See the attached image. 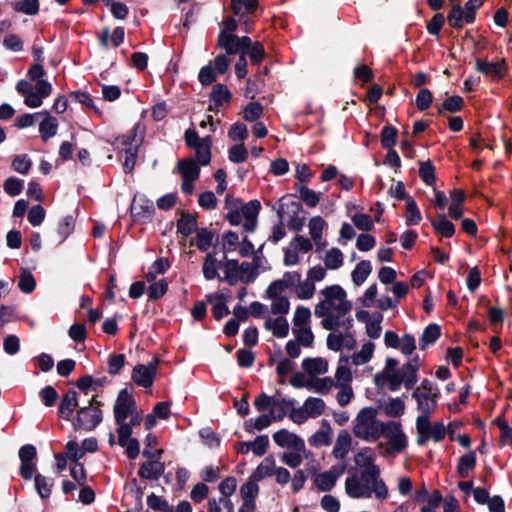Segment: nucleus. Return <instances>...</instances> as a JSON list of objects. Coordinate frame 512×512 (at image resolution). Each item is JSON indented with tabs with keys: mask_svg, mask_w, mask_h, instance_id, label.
Returning a JSON list of instances; mask_svg holds the SVG:
<instances>
[{
	"mask_svg": "<svg viewBox=\"0 0 512 512\" xmlns=\"http://www.w3.org/2000/svg\"><path fill=\"white\" fill-rule=\"evenodd\" d=\"M300 199L309 207H316L320 201V193L302 185L296 184Z\"/></svg>",
	"mask_w": 512,
	"mask_h": 512,
	"instance_id": "79ce46f5",
	"label": "nucleus"
},
{
	"mask_svg": "<svg viewBox=\"0 0 512 512\" xmlns=\"http://www.w3.org/2000/svg\"><path fill=\"white\" fill-rule=\"evenodd\" d=\"M303 406L310 418H317L322 415L326 407L325 402L316 397L307 398Z\"/></svg>",
	"mask_w": 512,
	"mask_h": 512,
	"instance_id": "4c0bfd02",
	"label": "nucleus"
},
{
	"mask_svg": "<svg viewBox=\"0 0 512 512\" xmlns=\"http://www.w3.org/2000/svg\"><path fill=\"white\" fill-rule=\"evenodd\" d=\"M217 74L218 73L214 69L212 62H209V64L200 69L198 75L199 82L204 86L210 85L216 80Z\"/></svg>",
	"mask_w": 512,
	"mask_h": 512,
	"instance_id": "0e129e2a",
	"label": "nucleus"
},
{
	"mask_svg": "<svg viewBox=\"0 0 512 512\" xmlns=\"http://www.w3.org/2000/svg\"><path fill=\"white\" fill-rule=\"evenodd\" d=\"M254 479H250L240 488L243 503L255 504L254 499L258 495L259 487Z\"/></svg>",
	"mask_w": 512,
	"mask_h": 512,
	"instance_id": "09e8293b",
	"label": "nucleus"
},
{
	"mask_svg": "<svg viewBox=\"0 0 512 512\" xmlns=\"http://www.w3.org/2000/svg\"><path fill=\"white\" fill-rule=\"evenodd\" d=\"M383 315L381 313L373 314L372 318L366 323V333L370 338L377 339L381 334V322Z\"/></svg>",
	"mask_w": 512,
	"mask_h": 512,
	"instance_id": "5fc2aeb1",
	"label": "nucleus"
},
{
	"mask_svg": "<svg viewBox=\"0 0 512 512\" xmlns=\"http://www.w3.org/2000/svg\"><path fill=\"white\" fill-rule=\"evenodd\" d=\"M476 69L493 79H500L503 77L505 68L503 63L500 62H489L487 60L478 59L476 61Z\"/></svg>",
	"mask_w": 512,
	"mask_h": 512,
	"instance_id": "5701e85b",
	"label": "nucleus"
},
{
	"mask_svg": "<svg viewBox=\"0 0 512 512\" xmlns=\"http://www.w3.org/2000/svg\"><path fill=\"white\" fill-rule=\"evenodd\" d=\"M345 491L354 499L370 498L373 494L378 500L388 497V488L380 476L374 477L363 473H354L345 480Z\"/></svg>",
	"mask_w": 512,
	"mask_h": 512,
	"instance_id": "f03ea898",
	"label": "nucleus"
},
{
	"mask_svg": "<svg viewBox=\"0 0 512 512\" xmlns=\"http://www.w3.org/2000/svg\"><path fill=\"white\" fill-rule=\"evenodd\" d=\"M292 332L296 338V342L304 347L312 346L314 335L309 326L293 327Z\"/></svg>",
	"mask_w": 512,
	"mask_h": 512,
	"instance_id": "de8ad7c7",
	"label": "nucleus"
},
{
	"mask_svg": "<svg viewBox=\"0 0 512 512\" xmlns=\"http://www.w3.org/2000/svg\"><path fill=\"white\" fill-rule=\"evenodd\" d=\"M476 466V455L473 451H469L459 458L457 465L458 474L465 478L469 475V472L474 470Z\"/></svg>",
	"mask_w": 512,
	"mask_h": 512,
	"instance_id": "72a5a7b5",
	"label": "nucleus"
},
{
	"mask_svg": "<svg viewBox=\"0 0 512 512\" xmlns=\"http://www.w3.org/2000/svg\"><path fill=\"white\" fill-rule=\"evenodd\" d=\"M14 9L27 15H35L39 10L38 0H20L14 4Z\"/></svg>",
	"mask_w": 512,
	"mask_h": 512,
	"instance_id": "e2e57ef3",
	"label": "nucleus"
},
{
	"mask_svg": "<svg viewBox=\"0 0 512 512\" xmlns=\"http://www.w3.org/2000/svg\"><path fill=\"white\" fill-rule=\"evenodd\" d=\"M302 366L312 376L321 375L328 371V362L323 358H306L303 360Z\"/></svg>",
	"mask_w": 512,
	"mask_h": 512,
	"instance_id": "c85d7f7f",
	"label": "nucleus"
},
{
	"mask_svg": "<svg viewBox=\"0 0 512 512\" xmlns=\"http://www.w3.org/2000/svg\"><path fill=\"white\" fill-rule=\"evenodd\" d=\"M303 458H306L302 450H292L281 454V460L291 468L301 465Z\"/></svg>",
	"mask_w": 512,
	"mask_h": 512,
	"instance_id": "680f3d73",
	"label": "nucleus"
},
{
	"mask_svg": "<svg viewBox=\"0 0 512 512\" xmlns=\"http://www.w3.org/2000/svg\"><path fill=\"white\" fill-rule=\"evenodd\" d=\"M214 234L212 231L201 228L196 230V246L201 251H207L213 240Z\"/></svg>",
	"mask_w": 512,
	"mask_h": 512,
	"instance_id": "3c124183",
	"label": "nucleus"
},
{
	"mask_svg": "<svg viewBox=\"0 0 512 512\" xmlns=\"http://www.w3.org/2000/svg\"><path fill=\"white\" fill-rule=\"evenodd\" d=\"M448 24L456 29H461L465 22V11L460 4L453 5L447 16Z\"/></svg>",
	"mask_w": 512,
	"mask_h": 512,
	"instance_id": "c03bdc74",
	"label": "nucleus"
},
{
	"mask_svg": "<svg viewBox=\"0 0 512 512\" xmlns=\"http://www.w3.org/2000/svg\"><path fill=\"white\" fill-rule=\"evenodd\" d=\"M417 444L424 446L428 441H442L446 436V428L442 422L432 424L430 418L417 417L415 422Z\"/></svg>",
	"mask_w": 512,
	"mask_h": 512,
	"instance_id": "423d86ee",
	"label": "nucleus"
},
{
	"mask_svg": "<svg viewBox=\"0 0 512 512\" xmlns=\"http://www.w3.org/2000/svg\"><path fill=\"white\" fill-rule=\"evenodd\" d=\"M211 98L216 103V105H222L229 102L231 99V93L226 85L216 84L212 89Z\"/></svg>",
	"mask_w": 512,
	"mask_h": 512,
	"instance_id": "4d7b16f0",
	"label": "nucleus"
},
{
	"mask_svg": "<svg viewBox=\"0 0 512 512\" xmlns=\"http://www.w3.org/2000/svg\"><path fill=\"white\" fill-rule=\"evenodd\" d=\"M385 415L391 418L400 417L405 412V403L399 398H391L387 402L381 405Z\"/></svg>",
	"mask_w": 512,
	"mask_h": 512,
	"instance_id": "2f4dec72",
	"label": "nucleus"
},
{
	"mask_svg": "<svg viewBox=\"0 0 512 512\" xmlns=\"http://www.w3.org/2000/svg\"><path fill=\"white\" fill-rule=\"evenodd\" d=\"M375 345L372 342H366L362 345L360 351L351 356V361L355 366H361L370 361L373 356Z\"/></svg>",
	"mask_w": 512,
	"mask_h": 512,
	"instance_id": "473e14b6",
	"label": "nucleus"
},
{
	"mask_svg": "<svg viewBox=\"0 0 512 512\" xmlns=\"http://www.w3.org/2000/svg\"><path fill=\"white\" fill-rule=\"evenodd\" d=\"M381 436L388 439V450L393 453H401L408 446V439L403 431L402 424L396 421L384 423Z\"/></svg>",
	"mask_w": 512,
	"mask_h": 512,
	"instance_id": "0eeeda50",
	"label": "nucleus"
},
{
	"mask_svg": "<svg viewBox=\"0 0 512 512\" xmlns=\"http://www.w3.org/2000/svg\"><path fill=\"white\" fill-rule=\"evenodd\" d=\"M197 228L196 217L189 213H182L177 222V231L184 236H189Z\"/></svg>",
	"mask_w": 512,
	"mask_h": 512,
	"instance_id": "e433bc0d",
	"label": "nucleus"
},
{
	"mask_svg": "<svg viewBox=\"0 0 512 512\" xmlns=\"http://www.w3.org/2000/svg\"><path fill=\"white\" fill-rule=\"evenodd\" d=\"M419 367V358L415 357L403 365L396 373L407 389H411L416 384Z\"/></svg>",
	"mask_w": 512,
	"mask_h": 512,
	"instance_id": "dca6fc26",
	"label": "nucleus"
},
{
	"mask_svg": "<svg viewBox=\"0 0 512 512\" xmlns=\"http://www.w3.org/2000/svg\"><path fill=\"white\" fill-rule=\"evenodd\" d=\"M325 225V221L320 216L312 217L309 221V234L317 246L321 244L322 233Z\"/></svg>",
	"mask_w": 512,
	"mask_h": 512,
	"instance_id": "ea45409f",
	"label": "nucleus"
},
{
	"mask_svg": "<svg viewBox=\"0 0 512 512\" xmlns=\"http://www.w3.org/2000/svg\"><path fill=\"white\" fill-rule=\"evenodd\" d=\"M219 47L225 49L228 55L240 53L248 49L251 45V39L247 36L237 37L232 33L221 31L218 36Z\"/></svg>",
	"mask_w": 512,
	"mask_h": 512,
	"instance_id": "9d476101",
	"label": "nucleus"
},
{
	"mask_svg": "<svg viewBox=\"0 0 512 512\" xmlns=\"http://www.w3.org/2000/svg\"><path fill=\"white\" fill-rule=\"evenodd\" d=\"M23 186V180L15 177L7 178L3 184L4 191L12 197L19 195L23 190Z\"/></svg>",
	"mask_w": 512,
	"mask_h": 512,
	"instance_id": "69168bd1",
	"label": "nucleus"
},
{
	"mask_svg": "<svg viewBox=\"0 0 512 512\" xmlns=\"http://www.w3.org/2000/svg\"><path fill=\"white\" fill-rule=\"evenodd\" d=\"M345 469V464H340L332 466L330 470L318 474L314 480L316 487L324 492L332 490L337 480L345 472Z\"/></svg>",
	"mask_w": 512,
	"mask_h": 512,
	"instance_id": "ddd939ff",
	"label": "nucleus"
},
{
	"mask_svg": "<svg viewBox=\"0 0 512 512\" xmlns=\"http://www.w3.org/2000/svg\"><path fill=\"white\" fill-rule=\"evenodd\" d=\"M177 167L182 176V192L187 195L192 194L194 191L193 183L200 175V167L198 163L189 158L180 161Z\"/></svg>",
	"mask_w": 512,
	"mask_h": 512,
	"instance_id": "1a4fd4ad",
	"label": "nucleus"
},
{
	"mask_svg": "<svg viewBox=\"0 0 512 512\" xmlns=\"http://www.w3.org/2000/svg\"><path fill=\"white\" fill-rule=\"evenodd\" d=\"M113 410L116 422L127 420L129 415L136 410V402L133 396L126 389H122L118 393Z\"/></svg>",
	"mask_w": 512,
	"mask_h": 512,
	"instance_id": "f8f14e48",
	"label": "nucleus"
},
{
	"mask_svg": "<svg viewBox=\"0 0 512 512\" xmlns=\"http://www.w3.org/2000/svg\"><path fill=\"white\" fill-rule=\"evenodd\" d=\"M377 414L375 408H362L353 422L352 431L354 436L369 443L378 440L385 422L379 420Z\"/></svg>",
	"mask_w": 512,
	"mask_h": 512,
	"instance_id": "7ed1b4c3",
	"label": "nucleus"
},
{
	"mask_svg": "<svg viewBox=\"0 0 512 512\" xmlns=\"http://www.w3.org/2000/svg\"><path fill=\"white\" fill-rule=\"evenodd\" d=\"M170 267V263L166 258H158L150 266L145 278L148 282L154 281L158 275L165 273Z\"/></svg>",
	"mask_w": 512,
	"mask_h": 512,
	"instance_id": "37998d69",
	"label": "nucleus"
},
{
	"mask_svg": "<svg viewBox=\"0 0 512 512\" xmlns=\"http://www.w3.org/2000/svg\"><path fill=\"white\" fill-rule=\"evenodd\" d=\"M295 399H275L273 400L270 415L274 421H280L287 413H290L291 407L296 405Z\"/></svg>",
	"mask_w": 512,
	"mask_h": 512,
	"instance_id": "bb28decb",
	"label": "nucleus"
},
{
	"mask_svg": "<svg viewBox=\"0 0 512 512\" xmlns=\"http://www.w3.org/2000/svg\"><path fill=\"white\" fill-rule=\"evenodd\" d=\"M211 143H212L211 137L210 136H205V137L201 138L200 145H198V146L193 148L196 151L197 161L201 165H207V164L210 163V160H211V151H210Z\"/></svg>",
	"mask_w": 512,
	"mask_h": 512,
	"instance_id": "f704fd0d",
	"label": "nucleus"
},
{
	"mask_svg": "<svg viewBox=\"0 0 512 512\" xmlns=\"http://www.w3.org/2000/svg\"><path fill=\"white\" fill-rule=\"evenodd\" d=\"M165 471V465L157 459L143 463L139 468V476L143 479L158 480Z\"/></svg>",
	"mask_w": 512,
	"mask_h": 512,
	"instance_id": "aec40b11",
	"label": "nucleus"
},
{
	"mask_svg": "<svg viewBox=\"0 0 512 512\" xmlns=\"http://www.w3.org/2000/svg\"><path fill=\"white\" fill-rule=\"evenodd\" d=\"M332 428L330 423L323 419L321 427L309 439V443L315 447L329 446L332 443Z\"/></svg>",
	"mask_w": 512,
	"mask_h": 512,
	"instance_id": "6ab92c4d",
	"label": "nucleus"
},
{
	"mask_svg": "<svg viewBox=\"0 0 512 512\" xmlns=\"http://www.w3.org/2000/svg\"><path fill=\"white\" fill-rule=\"evenodd\" d=\"M441 329L437 324L428 325L421 336L420 348L425 349L427 345L434 343L440 336Z\"/></svg>",
	"mask_w": 512,
	"mask_h": 512,
	"instance_id": "49530a36",
	"label": "nucleus"
},
{
	"mask_svg": "<svg viewBox=\"0 0 512 512\" xmlns=\"http://www.w3.org/2000/svg\"><path fill=\"white\" fill-rule=\"evenodd\" d=\"M78 406L77 392L69 390L64 394L58 409V414L61 418L70 420L71 416Z\"/></svg>",
	"mask_w": 512,
	"mask_h": 512,
	"instance_id": "4be33fe9",
	"label": "nucleus"
},
{
	"mask_svg": "<svg viewBox=\"0 0 512 512\" xmlns=\"http://www.w3.org/2000/svg\"><path fill=\"white\" fill-rule=\"evenodd\" d=\"M156 372V363L139 364L133 368L131 378L138 386L149 388L153 385Z\"/></svg>",
	"mask_w": 512,
	"mask_h": 512,
	"instance_id": "4468645a",
	"label": "nucleus"
},
{
	"mask_svg": "<svg viewBox=\"0 0 512 512\" xmlns=\"http://www.w3.org/2000/svg\"><path fill=\"white\" fill-rule=\"evenodd\" d=\"M272 417L269 414H262L258 416L255 420L250 419L245 424V429L247 432L252 433L254 430L261 431L267 428L271 424Z\"/></svg>",
	"mask_w": 512,
	"mask_h": 512,
	"instance_id": "8fccbe9b",
	"label": "nucleus"
},
{
	"mask_svg": "<svg viewBox=\"0 0 512 512\" xmlns=\"http://www.w3.org/2000/svg\"><path fill=\"white\" fill-rule=\"evenodd\" d=\"M35 286H36V281H35L34 276L32 275L31 272L24 269L21 272V275L19 277V281H18L19 289L22 292L29 294L35 289Z\"/></svg>",
	"mask_w": 512,
	"mask_h": 512,
	"instance_id": "bf43d9fd",
	"label": "nucleus"
},
{
	"mask_svg": "<svg viewBox=\"0 0 512 512\" xmlns=\"http://www.w3.org/2000/svg\"><path fill=\"white\" fill-rule=\"evenodd\" d=\"M440 391L437 385L428 379H424L413 391L412 398L417 403L418 417L430 418L438 405Z\"/></svg>",
	"mask_w": 512,
	"mask_h": 512,
	"instance_id": "39448f33",
	"label": "nucleus"
},
{
	"mask_svg": "<svg viewBox=\"0 0 512 512\" xmlns=\"http://www.w3.org/2000/svg\"><path fill=\"white\" fill-rule=\"evenodd\" d=\"M224 280L231 286L240 281L239 263L237 260H226L224 266Z\"/></svg>",
	"mask_w": 512,
	"mask_h": 512,
	"instance_id": "58836bf2",
	"label": "nucleus"
},
{
	"mask_svg": "<svg viewBox=\"0 0 512 512\" xmlns=\"http://www.w3.org/2000/svg\"><path fill=\"white\" fill-rule=\"evenodd\" d=\"M352 438L347 430H341L336 438L332 455L339 460H345L351 450Z\"/></svg>",
	"mask_w": 512,
	"mask_h": 512,
	"instance_id": "a211bd4d",
	"label": "nucleus"
},
{
	"mask_svg": "<svg viewBox=\"0 0 512 512\" xmlns=\"http://www.w3.org/2000/svg\"><path fill=\"white\" fill-rule=\"evenodd\" d=\"M354 319L349 316L337 323L333 329H327L330 333L326 339V345L329 350L338 352L343 349L353 350L356 347V338L352 330Z\"/></svg>",
	"mask_w": 512,
	"mask_h": 512,
	"instance_id": "20e7f679",
	"label": "nucleus"
},
{
	"mask_svg": "<svg viewBox=\"0 0 512 512\" xmlns=\"http://www.w3.org/2000/svg\"><path fill=\"white\" fill-rule=\"evenodd\" d=\"M372 272V265L368 260L360 261L351 273L352 281L356 286L362 285Z\"/></svg>",
	"mask_w": 512,
	"mask_h": 512,
	"instance_id": "7c9ffc66",
	"label": "nucleus"
},
{
	"mask_svg": "<svg viewBox=\"0 0 512 512\" xmlns=\"http://www.w3.org/2000/svg\"><path fill=\"white\" fill-rule=\"evenodd\" d=\"M168 289V282L165 279L152 281L147 289V295L152 300L160 299L165 295Z\"/></svg>",
	"mask_w": 512,
	"mask_h": 512,
	"instance_id": "864d4df0",
	"label": "nucleus"
},
{
	"mask_svg": "<svg viewBox=\"0 0 512 512\" xmlns=\"http://www.w3.org/2000/svg\"><path fill=\"white\" fill-rule=\"evenodd\" d=\"M265 328L272 331L274 336L283 338L288 335L289 324L285 318L279 316L275 319L267 318L265 321Z\"/></svg>",
	"mask_w": 512,
	"mask_h": 512,
	"instance_id": "c756f323",
	"label": "nucleus"
},
{
	"mask_svg": "<svg viewBox=\"0 0 512 512\" xmlns=\"http://www.w3.org/2000/svg\"><path fill=\"white\" fill-rule=\"evenodd\" d=\"M226 301L227 299L222 293L207 295V302L213 305L211 311L216 320H220L230 313Z\"/></svg>",
	"mask_w": 512,
	"mask_h": 512,
	"instance_id": "393cba45",
	"label": "nucleus"
},
{
	"mask_svg": "<svg viewBox=\"0 0 512 512\" xmlns=\"http://www.w3.org/2000/svg\"><path fill=\"white\" fill-rule=\"evenodd\" d=\"M36 115L44 116V119L39 125V133L43 141H47L49 138L55 136L58 130L57 119L50 116L47 111L38 112Z\"/></svg>",
	"mask_w": 512,
	"mask_h": 512,
	"instance_id": "b1692460",
	"label": "nucleus"
},
{
	"mask_svg": "<svg viewBox=\"0 0 512 512\" xmlns=\"http://www.w3.org/2000/svg\"><path fill=\"white\" fill-rule=\"evenodd\" d=\"M344 256L340 249L331 248L324 257L325 267L329 270H337L343 265Z\"/></svg>",
	"mask_w": 512,
	"mask_h": 512,
	"instance_id": "a19ab883",
	"label": "nucleus"
},
{
	"mask_svg": "<svg viewBox=\"0 0 512 512\" xmlns=\"http://www.w3.org/2000/svg\"><path fill=\"white\" fill-rule=\"evenodd\" d=\"M52 486V480H49L41 474L35 476V488L41 498H48L50 496Z\"/></svg>",
	"mask_w": 512,
	"mask_h": 512,
	"instance_id": "052dcab7",
	"label": "nucleus"
},
{
	"mask_svg": "<svg viewBox=\"0 0 512 512\" xmlns=\"http://www.w3.org/2000/svg\"><path fill=\"white\" fill-rule=\"evenodd\" d=\"M221 263L217 261L215 253H208L203 263V275L207 280L218 277V269Z\"/></svg>",
	"mask_w": 512,
	"mask_h": 512,
	"instance_id": "c9c22d12",
	"label": "nucleus"
},
{
	"mask_svg": "<svg viewBox=\"0 0 512 512\" xmlns=\"http://www.w3.org/2000/svg\"><path fill=\"white\" fill-rule=\"evenodd\" d=\"M295 293L299 299H311L315 293V284L306 278L304 281H299L296 286Z\"/></svg>",
	"mask_w": 512,
	"mask_h": 512,
	"instance_id": "603ef678",
	"label": "nucleus"
},
{
	"mask_svg": "<svg viewBox=\"0 0 512 512\" xmlns=\"http://www.w3.org/2000/svg\"><path fill=\"white\" fill-rule=\"evenodd\" d=\"M11 166L14 171L26 175L32 167V160L27 154H20L14 157Z\"/></svg>",
	"mask_w": 512,
	"mask_h": 512,
	"instance_id": "6e6d98bb",
	"label": "nucleus"
},
{
	"mask_svg": "<svg viewBox=\"0 0 512 512\" xmlns=\"http://www.w3.org/2000/svg\"><path fill=\"white\" fill-rule=\"evenodd\" d=\"M274 442L280 447H287L292 450H302L306 458H309L312 453L306 449L304 441L296 434L289 432L286 429H281L273 434Z\"/></svg>",
	"mask_w": 512,
	"mask_h": 512,
	"instance_id": "9b49d317",
	"label": "nucleus"
},
{
	"mask_svg": "<svg viewBox=\"0 0 512 512\" xmlns=\"http://www.w3.org/2000/svg\"><path fill=\"white\" fill-rule=\"evenodd\" d=\"M147 505L149 508H151L153 510H159V511H163V512H173L172 506H169L165 500H163L161 497H159L153 493L147 497Z\"/></svg>",
	"mask_w": 512,
	"mask_h": 512,
	"instance_id": "774afa93",
	"label": "nucleus"
},
{
	"mask_svg": "<svg viewBox=\"0 0 512 512\" xmlns=\"http://www.w3.org/2000/svg\"><path fill=\"white\" fill-rule=\"evenodd\" d=\"M319 297L314 314L322 318L321 325L324 329H333L339 321L350 316L352 303L347 300V294L341 286H327L319 292Z\"/></svg>",
	"mask_w": 512,
	"mask_h": 512,
	"instance_id": "f257e3e1",
	"label": "nucleus"
},
{
	"mask_svg": "<svg viewBox=\"0 0 512 512\" xmlns=\"http://www.w3.org/2000/svg\"><path fill=\"white\" fill-rule=\"evenodd\" d=\"M209 512H233L234 505L229 498L220 497L218 500H209Z\"/></svg>",
	"mask_w": 512,
	"mask_h": 512,
	"instance_id": "13d9d810",
	"label": "nucleus"
},
{
	"mask_svg": "<svg viewBox=\"0 0 512 512\" xmlns=\"http://www.w3.org/2000/svg\"><path fill=\"white\" fill-rule=\"evenodd\" d=\"M421 213L418 209L416 202L411 198H406V225L413 226L419 224L421 221Z\"/></svg>",
	"mask_w": 512,
	"mask_h": 512,
	"instance_id": "a18cd8bd",
	"label": "nucleus"
},
{
	"mask_svg": "<svg viewBox=\"0 0 512 512\" xmlns=\"http://www.w3.org/2000/svg\"><path fill=\"white\" fill-rule=\"evenodd\" d=\"M102 421V411L98 407V402L92 398L90 405L79 409L77 417L73 422L75 429H84L91 431Z\"/></svg>",
	"mask_w": 512,
	"mask_h": 512,
	"instance_id": "6e6552de",
	"label": "nucleus"
},
{
	"mask_svg": "<svg viewBox=\"0 0 512 512\" xmlns=\"http://www.w3.org/2000/svg\"><path fill=\"white\" fill-rule=\"evenodd\" d=\"M144 134V125L137 123L128 134L119 137L118 142L127 148L135 147L136 150H138V147L144 139Z\"/></svg>",
	"mask_w": 512,
	"mask_h": 512,
	"instance_id": "412c9836",
	"label": "nucleus"
},
{
	"mask_svg": "<svg viewBox=\"0 0 512 512\" xmlns=\"http://www.w3.org/2000/svg\"><path fill=\"white\" fill-rule=\"evenodd\" d=\"M431 225L435 232L442 237L450 238L455 233V226L447 219L445 214H439L435 219H432Z\"/></svg>",
	"mask_w": 512,
	"mask_h": 512,
	"instance_id": "cd10ccee",
	"label": "nucleus"
},
{
	"mask_svg": "<svg viewBox=\"0 0 512 512\" xmlns=\"http://www.w3.org/2000/svg\"><path fill=\"white\" fill-rule=\"evenodd\" d=\"M354 461L356 466L361 469L360 473L374 477L380 476V468L374 463L369 448H364L356 453Z\"/></svg>",
	"mask_w": 512,
	"mask_h": 512,
	"instance_id": "2eb2a0df",
	"label": "nucleus"
},
{
	"mask_svg": "<svg viewBox=\"0 0 512 512\" xmlns=\"http://www.w3.org/2000/svg\"><path fill=\"white\" fill-rule=\"evenodd\" d=\"M261 208L258 200H252L241 206V212L244 218L243 227L246 231L252 232L257 226V216Z\"/></svg>",
	"mask_w": 512,
	"mask_h": 512,
	"instance_id": "f3484780",
	"label": "nucleus"
},
{
	"mask_svg": "<svg viewBox=\"0 0 512 512\" xmlns=\"http://www.w3.org/2000/svg\"><path fill=\"white\" fill-rule=\"evenodd\" d=\"M276 462L273 456L265 457L262 462L257 466L251 478L255 481H261L267 477L274 475L276 470Z\"/></svg>",
	"mask_w": 512,
	"mask_h": 512,
	"instance_id": "a878e982",
	"label": "nucleus"
},
{
	"mask_svg": "<svg viewBox=\"0 0 512 512\" xmlns=\"http://www.w3.org/2000/svg\"><path fill=\"white\" fill-rule=\"evenodd\" d=\"M75 221L73 216H65L58 225L57 233L61 238V241L66 239L74 230Z\"/></svg>",
	"mask_w": 512,
	"mask_h": 512,
	"instance_id": "338daca9",
	"label": "nucleus"
}]
</instances>
